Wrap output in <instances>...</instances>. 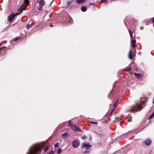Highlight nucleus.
I'll use <instances>...</instances> for the list:
<instances>
[{
  "label": "nucleus",
  "instance_id": "nucleus-1",
  "mask_svg": "<svg viewBox=\"0 0 154 154\" xmlns=\"http://www.w3.org/2000/svg\"><path fill=\"white\" fill-rule=\"evenodd\" d=\"M40 149V146L39 145L35 144L31 147L29 150V152L26 154H38L41 152Z\"/></svg>",
  "mask_w": 154,
  "mask_h": 154
},
{
  "label": "nucleus",
  "instance_id": "nucleus-2",
  "mask_svg": "<svg viewBox=\"0 0 154 154\" xmlns=\"http://www.w3.org/2000/svg\"><path fill=\"white\" fill-rule=\"evenodd\" d=\"M141 104H142L141 103L139 104H137L136 106L131 109H130V110H129V111H131L132 112H134L140 110L141 109H143L141 106Z\"/></svg>",
  "mask_w": 154,
  "mask_h": 154
},
{
  "label": "nucleus",
  "instance_id": "nucleus-3",
  "mask_svg": "<svg viewBox=\"0 0 154 154\" xmlns=\"http://www.w3.org/2000/svg\"><path fill=\"white\" fill-rule=\"evenodd\" d=\"M29 2L28 0H24V4L19 9V10L21 11L20 12V14L22 10L24 9L27 6V4Z\"/></svg>",
  "mask_w": 154,
  "mask_h": 154
},
{
  "label": "nucleus",
  "instance_id": "nucleus-4",
  "mask_svg": "<svg viewBox=\"0 0 154 154\" xmlns=\"http://www.w3.org/2000/svg\"><path fill=\"white\" fill-rule=\"evenodd\" d=\"M45 3L44 0H40L39 2V5L40 8L39 10L40 11H42L43 10V6L45 5Z\"/></svg>",
  "mask_w": 154,
  "mask_h": 154
},
{
  "label": "nucleus",
  "instance_id": "nucleus-5",
  "mask_svg": "<svg viewBox=\"0 0 154 154\" xmlns=\"http://www.w3.org/2000/svg\"><path fill=\"white\" fill-rule=\"evenodd\" d=\"M80 143L78 140H74L72 143V147L76 148L78 147Z\"/></svg>",
  "mask_w": 154,
  "mask_h": 154
},
{
  "label": "nucleus",
  "instance_id": "nucleus-6",
  "mask_svg": "<svg viewBox=\"0 0 154 154\" xmlns=\"http://www.w3.org/2000/svg\"><path fill=\"white\" fill-rule=\"evenodd\" d=\"M72 128L74 131H80L79 128L76 125H72Z\"/></svg>",
  "mask_w": 154,
  "mask_h": 154
},
{
  "label": "nucleus",
  "instance_id": "nucleus-7",
  "mask_svg": "<svg viewBox=\"0 0 154 154\" xmlns=\"http://www.w3.org/2000/svg\"><path fill=\"white\" fill-rule=\"evenodd\" d=\"M82 146L84 148H86V149H88L91 146L89 143H84L82 144Z\"/></svg>",
  "mask_w": 154,
  "mask_h": 154
},
{
  "label": "nucleus",
  "instance_id": "nucleus-8",
  "mask_svg": "<svg viewBox=\"0 0 154 154\" xmlns=\"http://www.w3.org/2000/svg\"><path fill=\"white\" fill-rule=\"evenodd\" d=\"M15 16L14 14H11L9 17L8 20L9 22L12 21L14 19Z\"/></svg>",
  "mask_w": 154,
  "mask_h": 154
},
{
  "label": "nucleus",
  "instance_id": "nucleus-9",
  "mask_svg": "<svg viewBox=\"0 0 154 154\" xmlns=\"http://www.w3.org/2000/svg\"><path fill=\"white\" fill-rule=\"evenodd\" d=\"M132 50H130L129 51V54H128V57L131 60H132L133 59V57L132 55Z\"/></svg>",
  "mask_w": 154,
  "mask_h": 154
},
{
  "label": "nucleus",
  "instance_id": "nucleus-10",
  "mask_svg": "<svg viewBox=\"0 0 154 154\" xmlns=\"http://www.w3.org/2000/svg\"><path fill=\"white\" fill-rule=\"evenodd\" d=\"M145 143L146 145H149L151 144V141L150 140L147 139L145 141Z\"/></svg>",
  "mask_w": 154,
  "mask_h": 154
},
{
  "label": "nucleus",
  "instance_id": "nucleus-11",
  "mask_svg": "<svg viewBox=\"0 0 154 154\" xmlns=\"http://www.w3.org/2000/svg\"><path fill=\"white\" fill-rule=\"evenodd\" d=\"M85 0H77V2L79 4H82L85 2Z\"/></svg>",
  "mask_w": 154,
  "mask_h": 154
},
{
  "label": "nucleus",
  "instance_id": "nucleus-12",
  "mask_svg": "<svg viewBox=\"0 0 154 154\" xmlns=\"http://www.w3.org/2000/svg\"><path fill=\"white\" fill-rule=\"evenodd\" d=\"M134 75L136 77H141L142 76V75L141 74H138L137 73H134Z\"/></svg>",
  "mask_w": 154,
  "mask_h": 154
},
{
  "label": "nucleus",
  "instance_id": "nucleus-13",
  "mask_svg": "<svg viewBox=\"0 0 154 154\" xmlns=\"http://www.w3.org/2000/svg\"><path fill=\"white\" fill-rule=\"evenodd\" d=\"M81 9L82 11H83V12L85 11H86V10H87L85 6H83V7H82L81 8Z\"/></svg>",
  "mask_w": 154,
  "mask_h": 154
},
{
  "label": "nucleus",
  "instance_id": "nucleus-14",
  "mask_svg": "<svg viewBox=\"0 0 154 154\" xmlns=\"http://www.w3.org/2000/svg\"><path fill=\"white\" fill-rule=\"evenodd\" d=\"M128 31L130 35L131 38V39L133 38V35L132 32H131V30L128 29Z\"/></svg>",
  "mask_w": 154,
  "mask_h": 154
},
{
  "label": "nucleus",
  "instance_id": "nucleus-15",
  "mask_svg": "<svg viewBox=\"0 0 154 154\" xmlns=\"http://www.w3.org/2000/svg\"><path fill=\"white\" fill-rule=\"evenodd\" d=\"M67 135V132H65V133H64L62 135V137H63V138H64V137H65Z\"/></svg>",
  "mask_w": 154,
  "mask_h": 154
},
{
  "label": "nucleus",
  "instance_id": "nucleus-16",
  "mask_svg": "<svg viewBox=\"0 0 154 154\" xmlns=\"http://www.w3.org/2000/svg\"><path fill=\"white\" fill-rule=\"evenodd\" d=\"M32 26V24H27V29H29V28L31 27Z\"/></svg>",
  "mask_w": 154,
  "mask_h": 154
},
{
  "label": "nucleus",
  "instance_id": "nucleus-17",
  "mask_svg": "<svg viewBox=\"0 0 154 154\" xmlns=\"http://www.w3.org/2000/svg\"><path fill=\"white\" fill-rule=\"evenodd\" d=\"M131 70V68L130 67H128L126 69V70L128 71H129Z\"/></svg>",
  "mask_w": 154,
  "mask_h": 154
},
{
  "label": "nucleus",
  "instance_id": "nucleus-18",
  "mask_svg": "<svg viewBox=\"0 0 154 154\" xmlns=\"http://www.w3.org/2000/svg\"><path fill=\"white\" fill-rule=\"evenodd\" d=\"M118 100H117L115 102V103H114V106L115 108L116 107V105H117V103H118Z\"/></svg>",
  "mask_w": 154,
  "mask_h": 154
},
{
  "label": "nucleus",
  "instance_id": "nucleus-19",
  "mask_svg": "<svg viewBox=\"0 0 154 154\" xmlns=\"http://www.w3.org/2000/svg\"><path fill=\"white\" fill-rule=\"evenodd\" d=\"M72 122H71V121H69V123H68L69 125V126H70L72 127Z\"/></svg>",
  "mask_w": 154,
  "mask_h": 154
},
{
  "label": "nucleus",
  "instance_id": "nucleus-20",
  "mask_svg": "<svg viewBox=\"0 0 154 154\" xmlns=\"http://www.w3.org/2000/svg\"><path fill=\"white\" fill-rule=\"evenodd\" d=\"M62 152V149H59L57 151V153L60 154Z\"/></svg>",
  "mask_w": 154,
  "mask_h": 154
},
{
  "label": "nucleus",
  "instance_id": "nucleus-21",
  "mask_svg": "<svg viewBox=\"0 0 154 154\" xmlns=\"http://www.w3.org/2000/svg\"><path fill=\"white\" fill-rule=\"evenodd\" d=\"M131 43L132 44H135V43L136 42V40H135L133 39L131 41Z\"/></svg>",
  "mask_w": 154,
  "mask_h": 154
},
{
  "label": "nucleus",
  "instance_id": "nucleus-22",
  "mask_svg": "<svg viewBox=\"0 0 154 154\" xmlns=\"http://www.w3.org/2000/svg\"><path fill=\"white\" fill-rule=\"evenodd\" d=\"M154 116V112H153L152 114L150 116L149 119H151Z\"/></svg>",
  "mask_w": 154,
  "mask_h": 154
},
{
  "label": "nucleus",
  "instance_id": "nucleus-23",
  "mask_svg": "<svg viewBox=\"0 0 154 154\" xmlns=\"http://www.w3.org/2000/svg\"><path fill=\"white\" fill-rule=\"evenodd\" d=\"M58 146H59L58 143H57L55 144L54 146L55 147L57 148V147H58Z\"/></svg>",
  "mask_w": 154,
  "mask_h": 154
},
{
  "label": "nucleus",
  "instance_id": "nucleus-24",
  "mask_svg": "<svg viewBox=\"0 0 154 154\" xmlns=\"http://www.w3.org/2000/svg\"><path fill=\"white\" fill-rule=\"evenodd\" d=\"M54 152H55V151H54L53 150H52L51 151V152H49L48 154H54Z\"/></svg>",
  "mask_w": 154,
  "mask_h": 154
},
{
  "label": "nucleus",
  "instance_id": "nucleus-25",
  "mask_svg": "<svg viewBox=\"0 0 154 154\" xmlns=\"http://www.w3.org/2000/svg\"><path fill=\"white\" fill-rule=\"evenodd\" d=\"M48 146H47L44 149V151H46L48 150Z\"/></svg>",
  "mask_w": 154,
  "mask_h": 154
},
{
  "label": "nucleus",
  "instance_id": "nucleus-26",
  "mask_svg": "<svg viewBox=\"0 0 154 154\" xmlns=\"http://www.w3.org/2000/svg\"><path fill=\"white\" fill-rule=\"evenodd\" d=\"M86 137V136L84 135L82 137V138L83 139H85V138Z\"/></svg>",
  "mask_w": 154,
  "mask_h": 154
},
{
  "label": "nucleus",
  "instance_id": "nucleus-27",
  "mask_svg": "<svg viewBox=\"0 0 154 154\" xmlns=\"http://www.w3.org/2000/svg\"><path fill=\"white\" fill-rule=\"evenodd\" d=\"M19 39V38H14V41H17V40L18 39Z\"/></svg>",
  "mask_w": 154,
  "mask_h": 154
},
{
  "label": "nucleus",
  "instance_id": "nucleus-28",
  "mask_svg": "<svg viewBox=\"0 0 154 154\" xmlns=\"http://www.w3.org/2000/svg\"><path fill=\"white\" fill-rule=\"evenodd\" d=\"M91 124H97V123H96V122H91Z\"/></svg>",
  "mask_w": 154,
  "mask_h": 154
},
{
  "label": "nucleus",
  "instance_id": "nucleus-29",
  "mask_svg": "<svg viewBox=\"0 0 154 154\" xmlns=\"http://www.w3.org/2000/svg\"><path fill=\"white\" fill-rule=\"evenodd\" d=\"M106 0H101V2H105Z\"/></svg>",
  "mask_w": 154,
  "mask_h": 154
},
{
  "label": "nucleus",
  "instance_id": "nucleus-30",
  "mask_svg": "<svg viewBox=\"0 0 154 154\" xmlns=\"http://www.w3.org/2000/svg\"><path fill=\"white\" fill-rule=\"evenodd\" d=\"M152 23L154 22V18L152 20Z\"/></svg>",
  "mask_w": 154,
  "mask_h": 154
},
{
  "label": "nucleus",
  "instance_id": "nucleus-31",
  "mask_svg": "<svg viewBox=\"0 0 154 154\" xmlns=\"http://www.w3.org/2000/svg\"><path fill=\"white\" fill-rule=\"evenodd\" d=\"M132 46L133 47H134L135 46V44H132Z\"/></svg>",
  "mask_w": 154,
  "mask_h": 154
},
{
  "label": "nucleus",
  "instance_id": "nucleus-32",
  "mask_svg": "<svg viewBox=\"0 0 154 154\" xmlns=\"http://www.w3.org/2000/svg\"><path fill=\"white\" fill-rule=\"evenodd\" d=\"M89 152L88 151H86L85 152V153H88Z\"/></svg>",
  "mask_w": 154,
  "mask_h": 154
},
{
  "label": "nucleus",
  "instance_id": "nucleus-33",
  "mask_svg": "<svg viewBox=\"0 0 154 154\" xmlns=\"http://www.w3.org/2000/svg\"><path fill=\"white\" fill-rule=\"evenodd\" d=\"M136 70L137 71V69H136Z\"/></svg>",
  "mask_w": 154,
  "mask_h": 154
},
{
  "label": "nucleus",
  "instance_id": "nucleus-34",
  "mask_svg": "<svg viewBox=\"0 0 154 154\" xmlns=\"http://www.w3.org/2000/svg\"><path fill=\"white\" fill-rule=\"evenodd\" d=\"M136 70L137 71V69H136Z\"/></svg>",
  "mask_w": 154,
  "mask_h": 154
}]
</instances>
